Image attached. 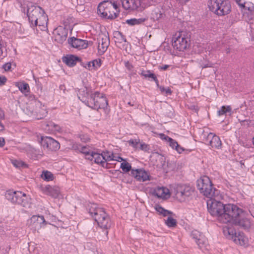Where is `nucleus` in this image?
<instances>
[{
    "mask_svg": "<svg viewBox=\"0 0 254 254\" xmlns=\"http://www.w3.org/2000/svg\"><path fill=\"white\" fill-rule=\"evenodd\" d=\"M169 67V65H163L162 66H160V69L165 70Z\"/></svg>",
    "mask_w": 254,
    "mask_h": 254,
    "instance_id": "obj_60",
    "label": "nucleus"
},
{
    "mask_svg": "<svg viewBox=\"0 0 254 254\" xmlns=\"http://www.w3.org/2000/svg\"><path fill=\"white\" fill-rule=\"evenodd\" d=\"M157 87L160 89V90L161 91V92L162 93L165 92V90L166 89L165 87H164L163 86H160L159 85V86H157Z\"/></svg>",
    "mask_w": 254,
    "mask_h": 254,
    "instance_id": "obj_61",
    "label": "nucleus"
},
{
    "mask_svg": "<svg viewBox=\"0 0 254 254\" xmlns=\"http://www.w3.org/2000/svg\"><path fill=\"white\" fill-rule=\"evenodd\" d=\"M67 29L62 26H59L54 31L55 40L59 43L62 44L67 38Z\"/></svg>",
    "mask_w": 254,
    "mask_h": 254,
    "instance_id": "obj_16",
    "label": "nucleus"
},
{
    "mask_svg": "<svg viewBox=\"0 0 254 254\" xmlns=\"http://www.w3.org/2000/svg\"><path fill=\"white\" fill-rule=\"evenodd\" d=\"M41 144L44 149L52 151H56L60 148V143L51 137H42Z\"/></svg>",
    "mask_w": 254,
    "mask_h": 254,
    "instance_id": "obj_14",
    "label": "nucleus"
},
{
    "mask_svg": "<svg viewBox=\"0 0 254 254\" xmlns=\"http://www.w3.org/2000/svg\"><path fill=\"white\" fill-rule=\"evenodd\" d=\"M113 34L115 42L117 46L120 48H122L124 46L123 43H126L127 42L126 36L119 31H115Z\"/></svg>",
    "mask_w": 254,
    "mask_h": 254,
    "instance_id": "obj_23",
    "label": "nucleus"
},
{
    "mask_svg": "<svg viewBox=\"0 0 254 254\" xmlns=\"http://www.w3.org/2000/svg\"><path fill=\"white\" fill-rule=\"evenodd\" d=\"M209 9L218 16H224L231 10L230 2L228 0H209L208 2Z\"/></svg>",
    "mask_w": 254,
    "mask_h": 254,
    "instance_id": "obj_6",
    "label": "nucleus"
},
{
    "mask_svg": "<svg viewBox=\"0 0 254 254\" xmlns=\"http://www.w3.org/2000/svg\"><path fill=\"white\" fill-rule=\"evenodd\" d=\"M138 149L143 150L144 151H148L149 150V146L148 144L145 143H139Z\"/></svg>",
    "mask_w": 254,
    "mask_h": 254,
    "instance_id": "obj_42",
    "label": "nucleus"
},
{
    "mask_svg": "<svg viewBox=\"0 0 254 254\" xmlns=\"http://www.w3.org/2000/svg\"><path fill=\"white\" fill-rule=\"evenodd\" d=\"M110 44L109 38L106 35L100 37L98 39V50L100 55H103L107 50Z\"/></svg>",
    "mask_w": 254,
    "mask_h": 254,
    "instance_id": "obj_20",
    "label": "nucleus"
},
{
    "mask_svg": "<svg viewBox=\"0 0 254 254\" xmlns=\"http://www.w3.org/2000/svg\"><path fill=\"white\" fill-rule=\"evenodd\" d=\"M3 120H0V132L4 130V126L2 123V121Z\"/></svg>",
    "mask_w": 254,
    "mask_h": 254,
    "instance_id": "obj_53",
    "label": "nucleus"
},
{
    "mask_svg": "<svg viewBox=\"0 0 254 254\" xmlns=\"http://www.w3.org/2000/svg\"><path fill=\"white\" fill-rule=\"evenodd\" d=\"M41 177L43 180L46 181H52L54 179L53 174L48 171H43Z\"/></svg>",
    "mask_w": 254,
    "mask_h": 254,
    "instance_id": "obj_33",
    "label": "nucleus"
},
{
    "mask_svg": "<svg viewBox=\"0 0 254 254\" xmlns=\"http://www.w3.org/2000/svg\"><path fill=\"white\" fill-rule=\"evenodd\" d=\"M155 209L159 214H161L163 216H168L167 219L165 220V224L167 226L175 227L177 226V220L172 217L173 216L175 215L173 212L164 209L158 204L155 205Z\"/></svg>",
    "mask_w": 254,
    "mask_h": 254,
    "instance_id": "obj_13",
    "label": "nucleus"
},
{
    "mask_svg": "<svg viewBox=\"0 0 254 254\" xmlns=\"http://www.w3.org/2000/svg\"><path fill=\"white\" fill-rule=\"evenodd\" d=\"M129 145L132 146L135 150H138L140 143L139 139H130L128 141Z\"/></svg>",
    "mask_w": 254,
    "mask_h": 254,
    "instance_id": "obj_40",
    "label": "nucleus"
},
{
    "mask_svg": "<svg viewBox=\"0 0 254 254\" xmlns=\"http://www.w3.org/2000/svg\"><path fill=\"white\" fill-rule=\"evenodd\" d=\"M125 66L129 70L133 68L132 64L128 61L125 63Z\"/></svg>",
    "mask_w": 254,
    "mask_h": 254,
    "instance_id": "obj_50",
    "label": "nucleus"
},
{
    "mask_svg": "<svg viewBox=\"0 0 254 254\" xmlns=\"http://www.w3.org/2000/svg\"><path fill=\"white\" fill-rule=\"evenodd\" d=\"M146 20L144 18H140L138 19L132 18L128 19L126 21V23L130 25H135L142 23Z\"/></svg>",
    "mask_w": 254,
    "mask_h": 254,
    "instance_id": "obj_31",
    "label": "nucleus"
},
{
    "mask_svg": "<svg viewBox=\"0 0 254 254\" xmlns=\"http://www.w3.org/2000/svg\"><path fill=\"white\" fill-rule=\"evenodd\" d=\"M85 0H71L72 3L75 5L76 4L78 5H83Z\"/></svg>",
    "mask_w": 254,
    "mask_h": 254,
    "instance_id": "obj_46",
    "label": "nucleus"
},
{
    "mask_svg": "<svg viewBox=\"0 0 254 254\" xmlns=\"http://www.w3.org/2000/svg\"><path fill=\"white\" fill-rule=\"evenodd\" d=\"M164 92H165L167 95H170L172 93V91L170 88L168 87L167 88L165 89Z\"/></svg>",
    "mask_w": 254,
    "mask_h": 254,
    "instance_id": "obj_58",
    "label": "nucleus"
},
{
    "mask_svg": "<svg viewBox=\"0 0 254 254\" xmlns=\"http://www.w3.org/2000/svg\"><path fill=\"white\" fill-rule=\"evenodd\" d=\"M130 175L139 181L144 182L149 180L148 173L143 169H132Z\"/></svg>",
    "mask_w": 254,
    "mask_h": 254,
    "instance_id": "obj_19",
    "label": "nucleus"
},
{
    "mask_svg": "<svg viewBox=\"0 0 254 254\" xmlns=\"http://www.w3.org/2000/svg\"><path fill=\"white\" fill-rule=\"evenodd\" d=\"M17 86L18 87L19 89L24 93H26L29 92V86L28 84L26 83L20 82L17 84Z\"/></svg>",
    "mask_w": 254,
    "mask_h": 254,
    "instance_id": "obj_34",
    "label": "nucleus"
},
{
    "mask_svg": "<svg viewBox=\"0 0 254 254\" xmlns=\"http://www.w3.org/2000/svg\"><path fill=\"white\" fill-rule=\"evenodd\" d=\"M68 43L73 48L78 49H82L87 48L88 45L92 44V42L87 41L80 39L76 38L74 37L68 39Z\"/></svg>",
    "mask_w": 254,
    "mask_h": 254,
    "instance_id": "obj_17",
    "label": "nucleus"
},
{
    "mask_svg": "<svg viewBox=\"0 0 254 254\" xmlns=\"http://www.w3.org/2000/svg\"><path fill=\"white\" fill-rule=\"evenodd\" d=\"M80 151L85 155L89 152V151L87 150V148L85 146L81 147Z\"/></svg>",
    "mask_w": 254,
    "mask_h": 254,
    "instance_id": "obj_52",
    "label": "nucleus"
},
{
    "mask_svg": "<svg viewBox=\"0 0 254 254\" xmlns=\"http://www.w3.org/2000/svg\"><path fill=\"white\" fill-rule=\"evenodd\" d=\"M141 75L145 78H151V80H153L155 82L157 86H159V81L155 74L151 72L149 70H142L140 74Z\"/></svg>",
    "mask_w": 254,
    "mask_h": 254,
    "instance_id": "obj_28",
    "label": "nucleus"
},
{
    "mask_svg": "<svg viewBox=\"0 0 254 254\" xmlns=\"http://www.w3.org/2000/svg\"><path fill=\"white\" fill-rule=\"evenodd\" d=\"M7 80L5 76H0V85H3L5 84Z\"/></svg>",
    "mask_w": 254,
    "mask_h": 254,
    "instance_id": "obj_48",
    "label": "nucleus"
},
{
    "mask_svg": "<svg viewBox=\"0 0 254 254\" xmlns=\"http://www.w3.org/2000/svg\"><path fill=\"white\" fill-rule=\"evenodd\" d=\"M161 135L164 136V139L168 141L169 142V144L170 146H171L173 148H175L176 147H178V142L174 139L169 137L168 136H165L164 134H161Z\"/></svg>",
    "mask_w": 254,
    "mask_h": 254,
    "instance_id": "obj_36",
    "label": "nucleus"
},
{
    "mask_svg": "<svg viewBox=\"0 0 254 254\" xmlns=\"http://www.w3.org/2000/svg\"><path fill=\"white\" fill-rule=\"evenodd\" d=\"M234 242L237 244H239L241 246H247L248 244V238H246L243 234H241L239 233L238 235H235Z\"/></svg>",
    "mask_w": 254,
    "mask_h": 254,
    "instance_id": "obj_26",
    "label": "nucleus"
},
{
    "mask_svg": "<svg viewBox=\"0 0 254 254\" xmlns=\"http://www.w3.org/2000/svg\"><path fill=\"white\" fill-rule=\"evenodd\" d=\"M115 158L117 159V160H119V161H122L124 160V159L120 156H115Z\"/></svg>",
    "mask_w": 254,
    "mask_h": 254,
    "instance_id": "obj_62",
    "label": "nucleus"
},
{
    "mask_svg": "<svg viewBox=\"0 0 254 254\" xmlns=\"http://www.w3.org/2000/svg\"><path fill=\"white\" fill-rule=\"evenodd\" d=\"M193 192V188L187 185H178L176 189V197L181 202L185 201Z\"/></svg>",
    "mask_w": 254,
    "mask_h": 254,
    "instance_id": "obj_12",
    "label": "nucleus"
},
{
    "mask_svg": "<svg viewBox=\"0 0 254 254\" xmlns=\"http://www.w3.org/2000/svg\"><path fill=\"white\" fill-rule=\"evenodd\" d=\"M176 150L180 153H181L183 150V148L178 144V147L175 148Z\"/></svg>",
    "mask_w": 254,
    "mask_h": 254,
    "instance_id": "obj_55",
    "label": "nucleus"
},
{
    "mask_svg": "<svg viewBox=\"0 0 254 254\" xmlns=\"http://www.w3.org/2000/svg\"><path fill=\"white\" fill-rule=\"evenodd\" d=\"M79 99L89 107L94 109L107 108L108 103L104 94L96 91L94 93L87 88L79 92Z\"/></svg>",
    "mask_w": 254,
    "mask_h": 254,
    "instance_id": "obj_2",
    "label": "nucleus"
},
{
    "mask_svg": "<svg viewBox=\"0 0 254 254\" xmlns=\"http://www.w3.org/2000/svg\"><path fill=\"white\" fill-rule=\"evenodd\" d=\"M153 194L156 196L158 198H166V196L168 195V197L170 196V191L169 190L165 187H157L155 188L154 190Z\"/></svg>",
    "mask_w": 254,
    "mask_h": 254,
    "instance_id": "obj_24",
    "label": "nucleus"
},
{
    "mask_svg": "<svg viewBox=\"0 0 254 254\" xmlns=\"http://www.w3.org/2000/svg\"><path fill=\"white\" fill-rule=\"evenodd\" d=\"M162 15V13L160 11L154 10L151 13V18L154 20H158L161 18Z\"/></svg>",
    "mask_w": 254,
    "mask_h": 254,
    "instance_id": "obj_39",
    "label": "nucleus"
},
{
    "mask_svg": "<svg viewBox=\"0 0 254 254\" xmlns=\"http://www.w3.org/2000/svg\"><path fill=\"white\" fill-rule=\"evenodd\" d=\"M11 162L13 166L17 168H27L28 167L27 165L25 162L21 160H12Z\"/></svg>",
    "mask_w": 254,
    "mask_h": 254,
    "instance_id": "obj_35",
    "label": "nucleus"
},
{
    "mask_svg": "<svg viewBox=\"0 0 254 254\" xmlns=\"http://www.w3.org/2000/svg\"><path fill=\"white\" fill-rule=\"evenodd\" d=\"M200 64L202 68L213 66V64L212 63H209L208 61H206L205 63H203L202 61H201L200 62Z\"/></svg>",
    "mask_w": 254,
    "mask_h": 254,
    "instance_id": "obj_44",
    "label": "nucleus"
},
{
    "mask_svg": "<svg viewBox=\"0 0 254 254\" xmlns=\"http://www.w3.org/2000/svg\"><path fill=\"white\" fill-rule=\"evenodd\" d=\"M94 153L93 151L90 152L89 151L87 154L85 155V158L86 159L89 160L90 161H93L94 155Z\"/></svg>",
    "mask_w": 254,
    "mask_h": 254,
    "instance_id": "obj_45",
    "label": "nucleus"
},
{
    "mask_svg": "<svg viewBox=\"0 0 254 254\" xmlns=\"http://www.w3.org/2000/svg\"><path fill=\"white\" fill-rule=\"evenodd\" d=\"M79 59L73 55H67L63 58V61L67 65L69 66H73L76 64L77 61H79Z\"/></svg>",
    "mask_w": 254,
    "mask_h": 254,
    "instance_id": "obj_27",
    "label": "nucleus"
},
{
    "mask_svg": "<svg viewBox=\"0 0 254 254\" xmlns=\"http://www.w3.org/2000/svg\"><path fill=\"white\" fill-rule=\"evenodd\" d=\"M104 157L103 156L102 154H99L98 153H94V158H93V161L97 164H101L103 166H104V165L105 164V161L104 160Z\"/></svg>",
    "mask_w": 254,
    "mask_h": 254,
    "instance_id": "obj_30",
    "label": "nucleus"
},
{
    "mask_svg": "<svg viewBox=\"0 0 254 254\" xmlns=\"http://www.w3.org/2000/svg\"><path fill=\"white\" fill-rule=\"evenodd\" d=\"M119 12V4L116 1H104L99 3L97 8L98 15L108 19H115Z\"/></svg>",
    "mask_w": 254,
    "mask_h": 254,
    "instance_id": "obj_5",
    "label": "nucleus"
},
{
    "mask_svg": "<svg viewBox=\"0 0 254 254\" xmlns=\"http://www.w3.org/2000/svg\"><path fill=\"white\" fill-rule=\"evenodd\" d=\"M101 60L100 59H96L84 64L83 66L90 70H95L99 67L101 65Z\"/></svg>",
    "mask_w": 254,
    "mask_h": 254,
    "instance_id": "obj_25",
    "label": "nucleus"
},
{
    "mask_svg": "<svg viewBox=\"0 0 254 254\" xmlns=\"http://www.w3.org/2000/svg\"><path fill=\"white\" fill-rule=\"evenodd\" d=\"M11 66V64L10 63H7L3 65V67L5 71H7V70H9L10 69Z\"/></svg>",
    "mask_w": 254,
    "mask_h": 254,
    "instance_id": "obj_47",
    "label": "nucleus"
},
{
    "mask_svg": "<svg viewBox=\"0 0 254 254\" xmlns=\"http://www.w3.org/2000/svg\"><path fill=\"white\" fill-rule=\"evenodd\" d=\"M36 106L35 112L37 114V119H42L47 114V111L44 105H42V103L39 101H34Z\"/></svg>",
    "mask_w": 254,
    "mask_h": 254,
    "instance_id": "obj_22",
    "label": "nucleus"
},
{
    "mask_svg": "<svg viewBox=\"0 0 254 254\" xmlns=\"http://www.w3.org/2000/svg\"><path fill=\"white\" fill-rule=\"evenodd\" d=\"M45 224L46 221L43 216L33 215L27 221L28 227L34 231L38 230L42 225Z\"/></svg>",
    "mask_w": 254,
    "mask_h": 254,
    "instance_id": "obj_15",
    "label": "nucleus"
},
{
    "mask_svg": "<svg viewBox=\"0 0 254 254\" xmlns=\"http://www.w3.org/2000/svg\"><path fill=\"white\" fill-rule=\"evenodd\" d=\"M235 210V214H231L230 220L228 223H232L246 231H249L251 228L252 223L250 220L245 217L242 209L237 206Z\"/></svg>",
    "mask_w": 254,
    "mask_h": 254,
    "instance_id": "obj_7",
    "label": "nucleus"
},
{
    "mask_svg": "<svg viewBox=\"0 0 254 254\" xmlns=\"http://www.w3.org/2000/svg\"><path fill=\"white\" fill-rule=\"evenodd\" d=\"M4 114L3 112L0 109V120H4Z\"/></svg>",
    "mask_w": 254,
    "mask_h": 254,
    "instance_id": "obj_57",
    "label": "nucleus"
},
{
    "mask_svg": "<svg viewBox=\"0 0 254 254\" xmlns=\"http://www.w3.org/2000/svg\"><path fill=\"white\" fill-rule=\"evenodd\" d=\"M191 236L193 239H195L197 241L200 237H202V235L200 232L197 230H193L191 233Z\"/></svg>",
    "mask_w": 254,
    "mask_h": 254,
    "instance_id": "obj_41",
    "label": "nucleus"
},
{
    "mask_svg": "<svg viewBox=\"0 0 254 254\" xmlns=\"http://www.w3.org/2000/svg\"><path fill=\"white\" fill-rule=\"evenodd\" d=\"M224 235L228 239H232L234 240V236L236 234V232L232 228L225 227L223 229Z\"/></svg>",
    "mask_w": 254,
    "mask_h": 254,
    "instance_id": "obj_29",
    "label": "nucleus"
},
{
    "mask_svg": "<svg viewBox=\"0 0 254 254\" xmlns=\"http://www.w3.org/2000/svg\"><path fill=\"white\" fill-rule=\"evenodd\" d=\"M205 143L211 146L213 148L219 149L222 146V142L219 137L210 133L208 134L205 140Z\"/></svg>",
    "mask_w": 254,
    "mask_h": 254,
    "instance_id": "obj_18",
    "label": "nucleus"
},
{
    "mask_svg": "<svg viewBox=\"0 0 254 254\" xmlns=\"http://www.w3.org/2000/svg\"><path fill=\"white\" fill-rule=\"evenodd\" d=\"M43 192L53 198H57L60 194V189L57 186H51L50 185L46 186L42 188Z\"/></svg>",
    "mask_w": 254,
    "mask_h": 254,
    "instance_id": "obj_21",
    "label": "nucleus"
},
{
    "mask_svg": "<svg viewBox=\"0 0 254 254\" xmlns=\"http://www.w3.org/2000/svg\"><path fill=\"white\" fill-rule=\"evenodd\" d=\"M185 1H188V0H184Z\"/></svg>",
    "mask_w": 254,
    "mask_h": 254,
    "instance_id": "obj_64",
    "label": "nucleus"
},
{
    "mask_svg": "<svg viewBox=\"0 0 254 254\" xmlns=\"http://www.w3.org/2000/svg\"><path fill=\"white\" fill-rule=\"evenodd\" d=\"M88 211L89 214L97 223L99 226L105 229L102 230L101 240L106 241L108 239V231L107 230L111 227V221L109 216L102 208L98 207L95 204H91L88 205Z\"/></svg>",
    "mask_w": 254,
    "mask_h": 254,
    "instance_id": "obj_3",
    "label": "nucleus"
},
{
    "mask_svg": "<svg viewBox=\"0 0 254 254\" xmlns=\"http://www.w3.org/2000/svg\"><path fill=\"white\" fill-rule=\"evenodd\" d=\"M207 209L210 214L216 217L220 222L227 224L230 221L231 214H235V210L237 209L234 204H224L220 201L216 200L213 197L207 200Z\"/></svg>",
    "mask_w": 254,
    "mask_h": 254,
    "instance_id": "obj_1",
    "label": "nucleus"
},
{
    "mask_svg": "<svg viewBox=\"0 0 254 254\" xmlns=\"http://www.w3.org/2000/svg\"><path fill=\"white\" fill-rule=\"evenodd\" d=\"M5 144L4 139L2 137H0V147H3Z\"/></svg>",
    "mask_w": 254,
    "mask_h": 254,
    "instance_id": "obj_54",
    "label": "nucleus"
},
{
    "mask_svg": "<svg viewBox=\"0 0 254 254\" xmlns=\"http://www.w3.org/2000/svg\"><path fill=\"white\" fill-rule=\"evenodd\" d=\"M231 112V107L230 106H223L221 109L218 111L217 114L218 116H222L226 114L227 113H230Z\"/></svg>",
    "mask_w": 254,
    "mask_h": 254,
    "instance_id": "obj_37",
    "label": "nucleus"
},
{
    "mask_svg": "<svg viewBox=\"0 0 254 254\" xmlns=\"http://www.w3.org/2000/svg\"><path fill=\"white\" fill-rule=\"evenodd\" d=\"M121 168L125 172H128L131 171L130 164L128 162H123L121 164Z\"/></svg>",
    "mask_w": 254,
    "mask_h": 254,
    "instance_id": "obj_38",
    "label": "nucleus"
},
{
    "mask_svg": "<svg viewBox=\"0 0 254 254\" xmlns=\"http://www.w3.org/2000/svg\"><path fill=\"white\" fill-rule=\"evenodd\" d=\"M128 104L130 105H131V104H130V102H128Z\"/></svg>",
    "mask_w": 254,
    "mask_h": 254,
    "instance_id": "obj_63",
    "label": "nucleus"
},
{
    "mask_svg": "<svg viewBox=\"0 0 254 254\" xmlns=\"http://www.w3.org/2000/svg\"><path fill=\"white\" fill-rule=\"evenodd\" d=\"M5 197L8 201L13 204L20 205L26 208L30 207L29 198L25 193L21 191L9 190L6 191Z\"/></svg>",
    "mask_w": 254,
    "mask_h": 254,
    "instance_id": "obj_8",
    "label": "nucleus"
},
{
    "mask_svg": "<svg viewBox=\"0 0 254 254\" xmlns=\"http://www.w3.org/2000/svg\"><path fill=\"white\" fill-rule=\"evenodd\" d=\"M103 156L104 157V160L105 163L106 161H111V160H115L119 162V160L115 158V156L113 153H111L109 151H107L106 152H103Z\"/></svg>",
    "mask_w": 254,
    "mask_h": 254,
    "instance_id": "obj_32",
    "label": "nucleus"
},
{
    "mask_svg": "<svg viewBox=\"0 0 254 254\" xmlns=\"http://www.w3.org/2000/svg\"><path fill=\"white\" fill-rule=\"evenodd\" d=\"M61 129L59 125H56V124H55V126L53 127V128H52V130L57 131H60L61 130Z\"/></svg>",
    "mask_w": 254,
    "mask_h": 254,
    "instance_id": "obj_51",
    "label": "nucleus"
},
{
    "mask_svg": "<svg viewBox=\"0 0 254 254\" xmlns=\"http://www.w3.org/2000/svg\"><path fill=\"white\" fill-rule=\"evenodd\" d=\"M190 35L185 31L180 32L173 37L172 46L175 49L184 51L189 48L190 44Z\"/></svg>",
    "mask_w": 254,
    "mask_h": 254,
    "instance_id": "obj_11",
    "label": "nucleus"
},
{
    "mask_svg": "<svg viewBox=\"0 0 254 254\" xmlns=\"http://www.w3.org/2000/svg\"><path fill=\"white\" fill-rule=\"evenodd\" d=\"M3 225L4 224L0 222V233L4 231V228Z\"/></svg>",
    "mask_w": 254,
    "mask_h": 254,
    "instance_id": "obj_56",
    "label": "nucleus"
},
{
    "mask_svg": "<svg viewBox=\"0 0 254 254\" xmlns=\"http://www.w3.org/2000/svg\"><path fill=\"white\" fill-rule=\"evenodd\" d=\"M55 124L52 122H49L47 124V127H51V129H52V128H53V127L55 126Z\"/></svg>",
    "mask_w": 254,
    "mask_h": 254,
    "instance_id": "obj_59",
    "label": "nucleus"
},
{
    "mask_svg": "<svg viewBox=\"0 0 254 254\" xmlns=\"http://www.w3.org/2000/svg\"><path fill=\"white\" fill-rule=\"evenodd\" d=\"M196 243L198 246L201 248L202 246L206 244V240L202 236V237H200L197 241H196Z\"/></svg>",
    "mask_w": 254,
    "mask_h": 254,
    "instance_id": "obj_43",
    "label": "nucleus"
},
{
    "mask_svg": "<svg viewBox=\"0 0 254 254\" xmlns=\"http://www.w3.org/2000/svg\"><path fill=\"white\" fill-rule=\"evenodd\" d=\"M236 3L241 7H245V2H242V0H234Z\"/></svg>",
    "mask_w": 254,
    "mask_h": 254,
    "instance_id": "obj_49",
    "label": "nucleus"
},
{
    "mask_svg": "<svg viewBox=\"0 0 254 254\" xmlns=\"http://www.w3.org/2000/svg\"><path fill=\"white\" fill-rule=\"evenodd\" d=\"M122 7L129 11L141 12L152 3L149 0H121Z\"/></svg>",
    "mask_w": 254,
    "mask_h": 254,
    "instance_id": "obj_10",
    "label": "nucleus"
},
{
    "mask_svg": "<svg viewBox=\"0 0 254 254\" xmlns=\"http://www.w3.org/2000/svg\"><path fill=\"white\" fill-rule=\"evenodd\" d=\"M27 15L32 26H38L43 28L47 26L48 21V16L41 7L34 5L28 6Z\"/></svg>",
    "mask_w": 254,
    "mask_h": 254,
    "instance_id": "obj_4",
    "label": "nucleus"
},
{
    "mask_svg": "<svg viewBox=\"0 0 254 254\" xmlns=\"http://www.w3.org/2000/svg\"><path fill=\"white\" fill-rule=\"evenodd\" d=\"M197 188L201 193L208 198L214 197L218 193V190L213 187L211 181L207 176H203L197 180Z\"/></svg>",
    "mask_w": 254,
    "mask_h": 254,
    "instance_id": "obj_9",
    "label": "nucleus"
}]
</instances>
